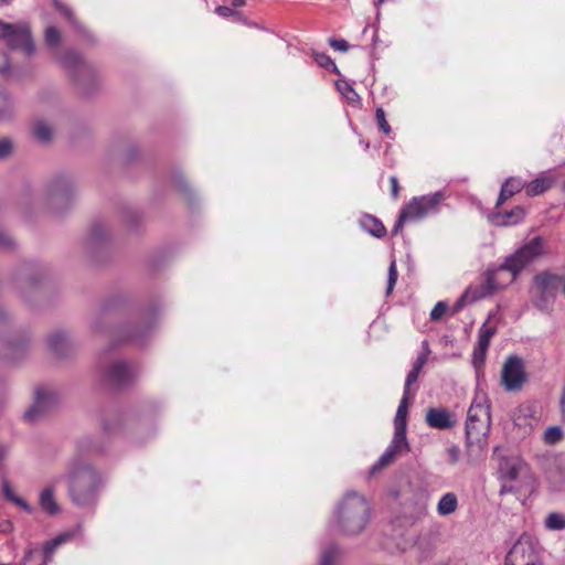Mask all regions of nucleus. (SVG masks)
<instances>
[{"label": "nucleus", "instance_id": "obj_1", "mask_svg": "<svg viewBox=\"0 0 565 565\" xmlns=\"http://www.w3.org/2000/svg\"><path fill=\"white\" fill-rule=\"evenodd\" d=\"M370 512L371 508L364 495L348 491L335 507L332 526L343 535H358L369 524Z\"/></svg>", "mask_w": 565, "mask_h": 565}, {"label": "nucleus", "instance_id": "obj_2", "mask_svg": "<svg viewBox=\"0 0 565 565\" xmlns=\"http://www.w3.org/2000/svg\"><path fill=\"white\" fill-rule=\"evenodd\" d=\"M547 250L546 241L535 236L525 242L513 254L505 257L504 262L495 268L488 269L489 274L495 275V280L503 284V287L511 284L520 273L532 263L541 258Z\"/></svg>", "mask_w": 565, "mask_h": 565}, {"label": "nucleus", "instance_id": "obj_3", "mask_svg": "<svg viewBox=\"0 0 565 565\" xmlns=\"http://www.w3.org/2000/svg\"><path fill=\"white\" fill-rule=\"evenodd\" d=\"M67 479L68 492L76 505L86 507L94 502L99 476L82 455L72 459Z\"/></svg>", "mask_w": 565, "mask_h": 565}, {"label": "nucleus", "instance_id": "obj_4", "mask_svg": "<svg viewBox=\"0 0 565 565\" xmlns=\"http://www.w3.org/2000/svg\"><path fill=\"white\" fill-rule=\"evenodd\" d=\"M491 427L490 405L486 398H476L467 414L466 443L468 447L482 448Z\"/></svg>", "mask_w": 565, "mask_h": 565}, {"label": "nucleus", "instance_id": "obj_5", "mask_svg": "<svg viewBox=\"0 0 565 565\" xmlns=\"http://www.w3.org/2000/svg\"><path fill=\"white\" fill-rule=\"evenodd\" d=\"M57 60L84 94L93 92L99 81L98 71L95 66L86 63L81 54L74 50H66Z\"/></svg>", "mask_w": 565, "mask_h": 565}, {"label": "nucleus", "instance_id": "obj_6", "mask_svg": "<svg viewBox=\"0 0 565 565\" xmlns=\"http://www.w3.org/2000/svg\"><path fill=\"white\" fill-rule=\"evenodd\" d=\"M0 40H3L11 50L21 51L25 56L32 55L35 51L31 30L25 23L0 21Z\"/></svg>", "mask_w": 565, "mask_h": 565}, {"label": "nucleus", "instance_id": "obj_7", "mask_svg": "<svg viewBox=\"0 0 565 565\" xmlns=\"http://www.w3.org/2000/svg\"><path fill=\"white\" fill-rule=\"evenodd\" d=\"M503 284L495 280V275L487 270L483 280L478 286L468 287L452 307V313L460 312L465 306L471 305L480 299L492 296Z\"/></svg>", "mask_w": 565, "mask_h": 565}, {"label": "nucleus", "instance_id": "obj_8", "mask_svg": "<svg viewBox=\"0 0 565 565\" xmlns=\"http://www.w3.org/2000/svg\"><path fill=\"white\" fill-rule=\"evenodd\" d=\"M73 194L72 180L67 177H58L46 186L44 200L53 210H60L71 202Z\"/></svg>", "mask_w": 565, "mask_h": 565}, {"label": "nucleus", "instance_id": "obj_9", "mask_svg": "<svg viewBox=\"0 0 565 565\" xmlns=\"http://www.w3.org/2000/svg\"><path fill=\"white\" fill-rule=\"evenodd\" d=\"M505 565H542L529 536L520 537L505 556Z\"/></svg>", "mask_w": 565, "mask_h": 565}, {"label": "nucleus", "instance_id": "obj_10", "mask_svg": "<svg viewBox=\"0 0 565 565\" xmlns=\"http://www.w3.org/2000/svg\"><path fill=\"white\" fill-rule=\"evenodd\" d=\"M446 199L445 192L437 191L431 194L413 198L406 205V211L413 221L420 220L438 211L439 204Z\"/></svg>", "mask_w": 565, "mask_h": 565}, {"label": "nucleus", "instance_id": "obj_11", "mask_svg": "<svg viewBox=\"0 0 565 565\" xmlns=\"http://www.w3.org/2000/svg\"><path fill=\"white\" fill-rule=\"evenodd\" d=\"M58 403V395L55 391L46 387H39L35 391V399L33 405L25 412L24 418L34 422L49 411L54 408Z\"/></svg>", "mask_w": 565, "mask_h": 565}, {"label": "nucleus", "instance_id": "obj_12", "mask_svg": "<svg viewBox=\"0 0 565 565\" xmlns=\"http://www.w3.org/2000/svg\"><path fill=\"white\" fill-rule=\"evenodd\" d=\"M525 381L524 365L520 358L509 356L502 369V384L507 391H518Z\"/></svg>", "mask_w": 565, "mask_h": 565}, {"label": "nucleus", "instance_id": "obj_13", "mask_svg": "<svg viewBox=\"0 0 565 565\" xmlns=\"http://www.w3.org/2000/svg\"><path fill=\"white\" fill-rule=\"evenodd\" d=\"M29 345L30 339L26 335L4 339L0 351V359L8 363H17L26 355Z\"/></svg>", "mask_w": 565, "mask_h": 565}, {"label": "nucleus", "instance_id": "obj_14", "mask_svg": "<svg viewBox=\"0 0 565 565\" xmlns=\"http://www.w3.org/2000/svg\"><path fill=\"white\" fill-rule=\"evenodd\" d=\"M136 376L135 369L126 361H114L105 370V377L115 387H124Z\"/></svg>", "mask_w": 565, "mask_h": 565}, {"label": "nucleus", "instance_id": "obj_15", "mask_svg": "<svg viewBox=\"0 0 565 565\" xmlns=\"http://www.w3.org/2000/svg\"><path fill=\"white\" fill-rule=\"evenodd\" d=\"M409 449V445L407 438H399L393 436V439L385 451L381 455L379 460L372 466L371 473L374 475L380 471L382 468L386 467L391 463L398 454L402 451H407Z\"/></svg>", "mask_w": 565, "mask_h": 565}, {"label": "nucleus", "instance_id": "obj_16", "mask_svg": "<svg viewBox=\"0 0 565 565\" xmlns=\"http://www.w3.org/2000/svg\"><path fill=\"white\" fill-rule=\"evenodd\" d=\"M546 480L552 491H565V457H556L546 470Z\"/></svg>", "mask_w": 565, "mask_h": 565}, {"label": "nucleus", "instance_id": "obj_17", "mask_svg": "<svg viewBox=\"0 0 565 565\" xmlns=\"http://www.w3.org/2000/svg\"><path fill=\"white\" fill-rule=\"evenodd\" d=\"M426 422L435 429H449L455 426L454 415L446 408H429L426 414Z\"/></svg>", "mask_w": 565, "mask_h": 565}, {"label": "nucleus", "instance_id": "obj_18", "mask_svg": "<svg viewBox=\"0 0 565 565\" xmlns=\"http://www.w3.org/2000/svg\"><path fill=\"white\" fill-rule=\"evenodd\" d=\"M534 284L540 294L555 298L557 290L563 284V279L558 275L540 273L535 276Z\"/></svg>", "mask_w": 565, "mask_h": 565}, {"label": "nucleus", "instance_id": "obj_19", "mask_svg": "<svg viewBox=\"0 0 565 565\" xmlns=\"http://www.w3.org/2000/svg\"><path fill=\"white\" fill-rule=\"evenodd\" d=\"M404 513L413 522L424 520L428 514V498L425 494L415 495L405 504Z\"/></svg>", "mask_w": 565, "mask_h": 565}, {"label": "nucleus", "instance_id": "obj_20", "mask_svg": "<svg viewBox=\"0 0 565 565\" xmlns=\"http://www.w3.org/2000/svg\"><path fill=\"white\" fill-rule=\"evenodd\" d=\"M47 347L57 356H66L71 351L72 342L66 332L57 330L49 335Z\"/></svg>", "mask_w": 565, "mask_h": 565}, {"label": "nucleus", "instance_id": "obj_21", "mask_svg": "<svg viewBox=\"0 0 565 565\" xmlns=\"http://www.w3.org/2000/svg\"><path fill=\"white\" fill-rule=\"evenodd\" d=\"M409 395L403 394L394 417V436L406 438Z\"/></svg>", "mask_w": 565, "mask_h": 565}, {"label": "nucleus", "instance_id": "obj_22", "mask_svg": "<svg viewBox=\"0 0 565 565\" xmlns=\"http://www.w3.org/2000/svg\"><path fill=\"white\" fill-rule=\"evenodd\" d=\"M555 182V178L550 173H541L537 178L525 183L526 194L536 196L550 190Z\"/></svg>", "mask_w": 565, "mask_h": 565}, {"label": "nucleus", "instance_id": "obj_23", "mask_svg": "<svg viewBox=\"0 0 565 565\" xmlns=\"http://www.w3.org/2000/svg\"><path fill=\"white\" fill-rule=\"evenodd\" d=\"M525 189V182L521 178L510 177L501 185L500 194L497 201V206L502 205L508 199Z\"/></svg>", "mask_w": 565, "mask_h": 565}, {"label": "nucleus", "instance_id": "obj_24", "mask_svg": "<svg viewBox=\"0 0 565 565\" xmlns=\"http://www.w3.org/2000/svg\"><path fill=\"white\" fill-rule=\"evenodd\" d=\"M525 215V211L521 206H515L511 211L497 213L492 216V222L497 225L509 226L520 223Z\"/></svg>", "mask_w": 565, "mask_h": 565}, {"label": "nucleus", "instance_id": "obj_25", "mask_svg": "<svg viewBox=\"0 0 565 565\" xmlns=\"http://www.w3.org/2000/svg\"><path fill=\"white\" fill-rule=\"evenodd\" d=\"M39 504L50 515H55L60 512V505L54 498V489L52 487L45 488L40 492Z\"/></svg>", "mask_w": 565, "mask_h": 565}, {"label": "nucleus", "instance_id": "obj_26", "mask_svg": "<svg viewBox=\"0 0 565 565\" xmlns=\"http://www.w3.org/2000/svg\"><path fill=\"white\" fill-rule=\"evenodd\" d=\"M360 224L362 228L369 234L373 235L376 238H382L386 235V228L383 223L373 215L366 214L364 215Z\"/></svg>", "mask_w": 565, "mask_h": 565}, {"label": "nucleus", "instance_id": "obj_27", "mask_svg": "<svg viewBox=\"0 0 565 565\" xmlns=\"http://www.w3.org/2000/svg\"><path fill=\"white\" fill-rule=\"evenodd\" d=\"M109 238L108 226L102 222L94 223L88 234V241L92 246H99Z\"/></svg>", "mask_w": 565, "mask_h": 565}, {"label": "nucleus", "instance_id": "obj_28", "mask_svg": "<svg viewBox=\"0 0 565 565\" xmlns=\"http://www.w3.org/2000/svg\"><path fill=\"white\" fill-rule=\"evenodd\" d=\"M458 508V498L454 492L445 493L437 503V512L440 516L452 514Z\"/></svg>", "mask_w": 565, "mask_h": 565}, {"label": "nucleus", "instance_id": "obj_29", "mask_svg": "<svg viewBox=\"0 0 565 565\" xmlns=\"http://www.w3.org/2000/svg\"><path fill=\"white\" fill-rule=\"evenodd\" d=\"M14 113L15 104L12 96L4 90H0V122L12 119Z\"/></svg>", "mask_w": 565, "mask_h": 565}, {"label": "nucleus", "instance_id": "obj_30", "mask_svg": "<svg viewBox=\"0 0 565 565\" xmlns=\"http://www.w3.org/2000/svg\"><path fill=\"white\" fill-rule=\"evenodd\" d=\"M2 492H3V497L8 501L14 503L19 508H21L24 512L32 513L34 511L33 507L30 503H28L23 498L14 494L8 480H4L2 482Z\"/></svg>", "mask_w": 565, "mask_h": 565}, {"label": "nucleus", "instance_id": "obj_31", "mask_svg": "<svg viewBox=\"0 0 565 565\" xmlns=\"http://www.w3.org/2000/svg\"><path fill=\"white\" fill-rule=\"evenodd\" d=\"M72 536H73V534L71 532H66V533L60 534V535L55 536L54 539L50 540L49 542H46L43 547L44 562L45 563L50 562L55 550L60 545L68 542L72 539Z\"/></svg>", "mask_w": 565, "mask_h": 565}, {"label": "nucleus", "instance_id": "obj_32", "mask_svg": "<svg viewBox=\"0 0 565 565\" xmlns=\"http://www.w3.org/2000/svg\"><path fill=\"white\" fill-rule=\"evenodd\" d=\"M521 472V465L510 460L500 463V473L503 481H515Z\"/></svg>", "mask_w": 565, "mask_h": 565}, {"label": "nucleus", "instance_id": "obj_33", "mask_svg": "<svg viewBox=\"0 0 565 565\" xmlns=\"http://www.w3.org/2000/svg\"><path fill=\"white\" fill-rule=\"evenodd\" d=\"M341 551L335 544L326 546L320 555V565H337L340 559Z\"/></svg>", "mask_w": 565, "mask_h": 565}, {"label": "nucleus", "instance_id": "obj_34", "mask_svg": "<svg viewBox=\"0 0 565 565\" xmlns=\"http://www.w3.org/2000/svg\"><path fill=\"white\" fill-rule=\"evenodd\" d=\"M33 135L39 141L49 142L52 139L53 131L45 120L39 119L33 125Z\"/></svg>", "mask_w": 565, "mask_h": 565}, {"label": "nucleus", "instance_id": "obj_35", "mask_svg": "<svg viewBox=\"0 0 565 565\" xmlns=\"http://www.w3.org/2000/svg\"><path fill=\"white\" fill-rule=\"evenodd\" d=\"M544 525L550 531L565 530V514L559 512H551L544 520Z\"/></svg>", "mask_w": 565, "mask_h": 565}, {"label": "nucleus", "instance_id": "obj_36", "mask_svg": "<svg viewBox=\"0 0 565 565\" xmlns=\"http://www.w3.org/2000/svg\"><path fill=\"white\" fill-rule=\"evenodd\" d=\"M494 327H486L484 324L479 330L478 347L481 351H487L490 345L491 338L495 334Z\"/></svg>", "mask_w": 565, "mask_h": 565}, {"label": "nucleus", "instance_id": "obj_37", "mask_svg": "<svg viewBox=\"0 0 565 565\" xmlns=\"http://www.w3.org/2000/svg\"><path fill=\"white\" fill-rule=\"evenodd\" d=\"M61 40L62 34L56 26L50 25L45 29L44 41L49 47L56 49L60 45Z\"/></svg>", "mask_w": 565, "mask_h": 565}, {"label": "nucleus", "instance_id": "obj_38", "mask_svg": "<svg viewBox=\"0 0 565 565\" xmlns=\"http://www.w3.org/2000/svg\"><path fill=\"white\" fill-rule=\"evenodd\" d=\"M152 324H147L138 328L134 332H129L125 335L124 340L134 341L136 343L142 344L145 338L151 332Z\"/></svg>", "mask_w": 565, "mask_h": 565}, {"label": "nucleus", "instance_id": "obj_39", "mask_svg": "<svg viewBox=\"0 0 565 565\" xmlns=\"http://www.w3.org/2000/svg\"><path fill=\"white\" fill-rule=\"evenodd\" d=\"M337 89L339 93L349 102H356L359 100L358 93L353 89V87L343 79H340L335 83Z\"/></svg>", "mask_w": 565, "mask_h": 565}, {"label": "nucleus", "instance_id": "obj_40", "mask_svg": "<svg viewBox=\"0 0 565 565\" xmlns=\"http://www.w3.org/2000/svg\"><path fill=\"white\" fill-rule=\"evenodd\" d=\"M564 437V433L558 426H551L544 433V441L548 445L559 443Z\"/></svg>", "mask_w": 565, "mask_h": 565}, {"label": "nucleus", "instance_id": "obj_41", "mask_svg": "<svg viewBox=\"0 0 565 565\" xmlns=\"http://www.w3.org/2000/svg\"><path fill=\"white\" fill-rule=\"evenodd\" d=\"M315 60L321 67L329 70L335 74H339V70L333 60L326 53H317Z\"/></svg>", "mask_w": 565, "mask_h": 565}, {"label": "nucleus", "instance_id": "obj_42", "mask_svg": "<svg viewBox=\"0 0 565 565\" xmlns=\"http://www.w3.org/2000/svg\"><path fill=\"white\" fill-rule=\"evenodd\" d=\"M14 239L9 235V233L0 226V250L1 252H10L15 248Z\"/></svg>", "mask_w": 565, "mask_h": 565}, {"label": "nucleus", "instance_id": "obj_43", "mask_svg": "<svg viewBox=\"0 0 565 565\" xmlns=\"http://www.w3.org/2000/svg\"><path fill=\"white\" fill-rule=\"evenodd\" d=\"M397 277H398V273H397V268H396V263H395V260H392V263L390 264V267H388L386 296L392 294L394 286L396 285V281H397Z\"/></svg>", "mask_w": 565, "mask_h": 565}, {"label": "nucleus", "instance_id": "obj_44", "mask_svg": "<svg viewBox=\"0 0 565 565\" xmlns=\"http://www.w3.org/2000/svg\"><path fill=\"white\" fill-rule=\"evenodd\" d=\"M375 119L379 125L380 130H382L385 135L391 134V126L388 125L385 111L382 107L376 108Z\"/></svg>", "mask_w": 565, "mask_h": 565}, {"label": "nucleus", "instance_id": "obj_45", "mask_svg": "<svg viewBox=\"0 0 565 565\" xmlns=\"http://www.w3.org/2000/svg\"><path fill=\"white\" fill-rule=\"evenodd\" d=\"M13 152V142L10 138L0 139V160L8 159Z\"/></svg>", "mask_w": 565, "mask_h": 565}, {"label": "nucleus", "instance_id": "obj_46", "mask_svg": "<svg viewBox=\"0 0 565 565\" xmlns=\"http://www.w3.org/2000/svg\"><path fill=\"white\" fill-rule=\"evenodd\" d=\"M448 310V305L445 301H438L430 311V319L433 321L440 320Z\"/></svg>", "mask_w": 565, "mask_h": 565}, {"label": "nucleus", "instance_id": "obj_47", "mask_svg": "<svg viewBox=\"0 0 565 565\" xmlns=\"http://www.w3.org/2000/svg\"><path fill=\"white\" fill-rule=\"evenodd\" d=\"M408 220H412V217H411V214L406 211V209L404 206L401 210L398 220L392 230V235H397L402 231L404 223Z\"/></svg>", "mask_w": 565, "mask_h": 565}, {"label": "nucleus", "instance_id": "obj_48", "mask_svg": "<svg viewBox=\"0 0 565 565\" xmlns=\"http://www.w3.org/2000/svg\"><path fill=\"white\" fill-rule=\"evenodd\" d=\"M553 301H554L553 297L540 294V297H537L534 300V306L542 311H546L551 308Z\"/></svg>", "mask_w": 565, "mask_h": 565}, {"label": "nucleus", "instance_id": "obj_49", "mask_svg": "<svg viewBox=\"0 0 565 565\" xmlns=\"http://www.w3.org/2000/svg\"><path fill=\"white\" fill-rule=\"evenodd\" d=\"M419 373L420 372H418V371H416L414 369H412L409 371V373L407 374L406 380H405V385H404L403 394L409 395V387H411L412 384H414L417 381Z\"/></svg>", "mask_w": 565, "mask_h": 565}, {"label": "nucleus", "instance_id": "obj_50", "mask_svg": "<svg viewBox=\"0 0 565 565\" xmlns=\"http://www.w3.org/2000/svg\"><path fill=\"white\" fill-rule=\"evenodd\" d=\"M55 7L66 17V19L74 25L78 26L72 10L58 1H55Z\"/></svg>", "mask_w": 565, "mask_h": 565}, {"label": "nucleus", "instance_id": "obj_51", "mask_svg": "<svg viewBox=\"0 0 565 565\" xmlns=\"http://www.w3.org/2000/svg\"><path fill=\"white\" fill-rule=\"evenodd\" d=\"M329 45L340 52H347L349 50V43L343 39H333L329 40Z\"/></svg>", "mask_w": 565, "mask_h": 565}, {"label": "nucleus", "instance_id": "obj_52", "mask_svg": "<svg viewBox=\"0 0 565 565\" xmlns=\"http://www.w3.org/2000/svg\"><path fill=\"white\" fill-rule=\"evenodd\" d=\"M11 315L0 303V333L10 324Z\"/></svg>", "mask_w": 565, "mask_h": 565}, {"label": "nucleus", "instance_id": "obj_53", "mask_svg": "<svg viewBox=\"0 0 565 565\" xmlns=\"http://www.w3.org/2000/svg\"><path fill=\"white\" fill-rule=\"evenodd\" d=\"M486 352L487 351H481L479 347L477 349H475V351H473V364H475L476 367H478L479 365H482L484 363Z\"/></svg>", "mask_w": 565, "mask_h": 565}, {"label": "nucleus", "instance_id": "obj_54", "mask_svg": "<svg viewBox=\"0 0 565 565\" xmlns=\"http://www.w3.org/2000/svg\"><path fill=\"white\" fill-rule=\"evenodd\" d=\"M427 362V354L426 353H420L416 361L414 362L413 364V369L418 371V372H422L424 365L426 364Z\"/></svg>", "mask_w": 565, "mask_h": 565}, {"label": "nucleus", "instance_id": "obj_55", "mask_svg": "<svg viewBox=\"0 0 565 565\" xmlns=\"http://www.w3.org/2000/svg\"><path fill=\"white\" fill-rule=\"evenodd\" d=\"M10 68V62L7 53L0 50V73H4Z\"/></svg>", "mask_w": 565, "mask_h": 565}, {"label": "nucleus", "instance_id": "obj_56", "mask_svg": "<svg viewBox=\"0 0 565 565\" xmlns=\"http://www.w3.org/2000/svg\"><path fill=\"white\" fill-rule=\"evenodd\" d=\"M390 183H391V188H392V196L394 199H397L398 194H399V185H398L397 178L395 175H391Z\"/></svg>", "mask_w": 565, "mask_h": 565}, {"label": "nucleus", "instance_id": "obj_57", "mask_svg": "<svg viewBox=\"0 0 565 565\" xmlns=\"http://www.w3.org/2000/svg\"><path fill=\"white\" fill-rule=\"evenodd\" d=\"M448 454L450 456V461L452 463H456L458 460H459V455H460V451H459V448L456 447V446H452L448 449Z\"/></svg>", "mask_w": 565, "mask_h": 565}, {"label": "nucleus", "instance_id": "obj_58", "mask_svg": "<svg viewBox=\"0 0 565 565\" xmlns=\"http://www.w3.org/2000/svg\"><path fill=\"white\" fill-rule=\"evenodd\" d=\"M8 455H9L8 445L0 443V467L6 461Z\"/></svg>", "mask_w": 565, "mask_h": 565}, {"label": "nucleus", "instance_id": "obj_59", "mask_svg": "<svg viewBox=\"0 0 565 565\" xmlns=\"http://www.w3.org/2000/svg\"><path fill=\"white\" fill-rule=\"evenodd\" d=\"M518 491V488H515L514 486L510 484V481H504L501 489H500V494H504V493H508V492H515Z\"/></svg>", "mask_w": 565, "mask_h": 565}, {"label": "nucleus", "instance_id": "obj_60", "mask_svg": "<svg viewBox=\"0 0 565 565\" xmlns=\"http://www.w3.org/2000/svg\"><path fill=\"white\" fill-rule=\"evenodd\" d=\"M217 12L222 15H227L231 12V9L227 7H218Z\"/></svg>", "mask_w": 565, "mask_h": 565}, {"label": "nucleus", "instance_id": "obj_61", "mask_svg": "<svg viewBox=\"0 0 565 565\" xmlns=\"http://www.w3.org/2000/svg\"><path fill=\"white\" fill-rule=\"evenodd\" d=\"M26 282L31 286H35L39 282V279L35 276H28Z\"/></svg>", "mask_w": 565, "mask_h": 565}, {"label": "nucleus", "instance_id": "obj_62", "mask_svg": "<svg viewBox=\"0 0 565 565\" xmlns=\"http://www.w3.org/2000/svg\"><path fill=\"white\" fill-rule=\"evenodd\" d=\"M246 1L245 0H233V6L235 8H241L243 6H245Z\"/></svg>", "mask_w": 565, "mask_h": 565}, {"label": "nucleus", "instance_id": "obj_63", "mask_svg": "<svg viewBox=\"0 0 565 565\" xmlns=\"http://www.w3.org/2000/svg\"><path fill=\"white\" fill-rule=\"evenodd\" d=\"M561 406H562L563 413L565 414V387H564V392H563V395L561 398Z\"/></svg>", "mask_w": 565, "mask_h": 565}, {"label": "nucleus", "instance_id": "obj_64", "mask_svg": "<svg viewBox=\"0 0 565 565\" xmlns=\"http://www.w3.org/2000/svg\"><path fill=\"white\" fill-rule=\"evenodd\" d=\"M103 428H104L105 431H110L113 429L110 424L108 422H106V420L103 423Z\"/></svg>", "mask_w": 565, "mask_h": 565}]
</instances>
